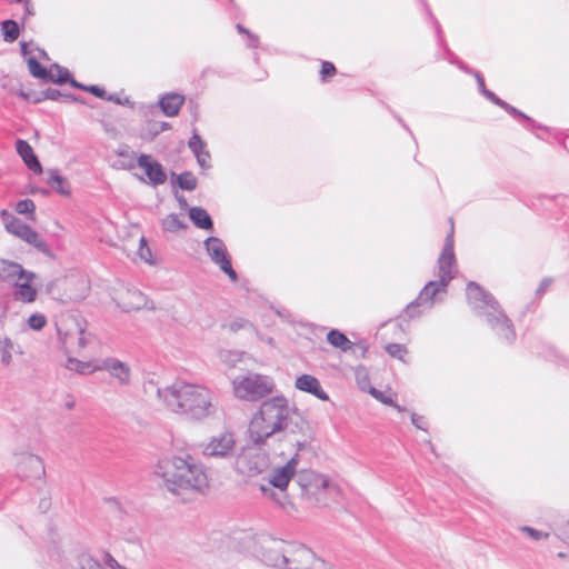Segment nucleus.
Here are the masks:
<instances>
[{
    "label": "nucleus",
    "mask_w": 569,
    "mask_h": 569,
    "mask_svg": "<svg viewBox=\"0 0 569 569\" xmlns=\"http://www.w3.org/2000/svg\"><path fill=\"white\" fill-rule=\"evenodd\" d=\"M157 396L168 410L192 420H202L216 411L210 389L182 379L159 388Z\"/></svg>",
    "instance_id": "1"
},
{
    "label": "nucleus",
    "mask_w": 569,
    "mask_h": 569,
    "mask_svg": "<svg viewBox=\"0 0 569 569\" xmlns=\"http://www.w3.org/2000/svg\"><path fill=\"white\" fill-rule=\"evenodd\" d=\"M156 475L174 495L204 493L209 488V478L204 466L188 453L159 460L156 466Z\"/></svg>",
    "instance_id": "2"
},
{
    "label": "nucleus",
    "mask_w": 569,
    "mask_h": 569,
    "mask_svg": "<svg viewBox=\"0 0 569 569\" xmlns=\"http://www.w3.org/2000/svg\"><path fill=\"white\" fill-rule=\"evenodd\" d=\"M291 415L292 409L284 397L277 396L263 401L249 422V440L258 447L266 446L269 438L288 427Z\"/></svg>",
    "instance_id": "3"
},
{
    "label": "nucleus",
    "mask_w": 569,
    "mask_h": 569,
    "mask_svg": "<svg viewBox=\"0 0 569 569\" xmlns=\"http://www.w3.org/2000/svg\"><path fill=\"white\" fill-rule=\"evenodd\" d=\"M467 300L477 315L486 319L501 340L508 343L515 340L516 333L512 322L501 310L492 295L471 281L467 284Z\"/></svg>",
    "instance_id": "4"
},
{
    "label": "nucleus",
    "mask_w": 569,
    "mask_h": 569,
    "mask_svg": "<svg viewBox=\"0 0 569 569\" xmlns=\"http://www.w3.org/2000/svg\"><path fill=\"white\" fill-rule=\"evenodd\" d=\"M299 455L296 452L283 466L273 468L268 475V483L260 485L263 496L272 500L280 508L287 510L292 503L287 495V488L297 473Z\"/></svg>",
    "instance_id": "5"
},
{
    "label": "nucleus",
    "mask_w": 569,
    "mask_h": 569,
    "mask_svg": "<svg viewBox=\"0 0 569 569\" xmlns=\"http://www.w3.org/2000/svg\"><path fill=\"white\" fill-rule=\"evenodd\" d=\"M273 389V379L257 372L240 375L232 380L233 395L244 401H258L272 393Z\"/></svg>",
    "instance_id": "6"
},
{
    "label": "nucleus",
    "mask_w": 569,
    "mask_h": 569,
    "mask_svg": "<svg viewBox=\"0 0 569 569\" xmlns=\"http://www.w3.org/2000/svg\"><path fill=\"white\" fill-rule=\"evenodd\" d=\"M447 287L448 284L439 280L429 281L419 292L416 300L407 306L405 315L408 318H415L430 310L438 301L443 299V296L447 293Z\"/></svg>",
    "instance_id": "7"
},
{
    "label": "nucleus",
    "mask_w": 569,
    "mask_h": 569,
    "mask_svg": "<svg viewBox=\"0 0 569 569\" xmlns=\"http://www.w3.org/2000/svg\"><path fill=\"white\" fill-rule=\"evenodd\" d=\"M281 569H327L326 562L302 545L289 542Z\"/></svg>",
    "instance_id": "8"
},
{
    "label": "nucleus",
    "mask_w": 569,
    "mask_h": 569,
    "mask_svg": "<svg viewBox=\"0 0 569 569\" xmlns=\"http://www.w3.org/2000/svg\"><path fill=\"white\" fill-rule=\"evenodd\" d=\"M297 482L302 490V493L315 502L321 501V495L326 490L335 489L336 487L330 483L329 478L318 473L313 470H302L298 473Z\"/></svg>",
    "instance_id": "9"
},
{
    "label": "nucleus",
    "mask_w": 569,
    "mask_h": 569,
    "mask_svg": "<svg viewBox=\"0 0 569 569\" xmlns=\"http://www.w3.org/2000/svg\"><path fill=\"white\" fill-rule=\"evenodd\" d=\"M111 297L117 306L124 312L138 311L142 308H153V306H148V300L142 291L123 283L112 289Z\"/></svg>",
    "instance_id": "10"
},
{
    "label": "nucleus",
    "mask_w": 569,
    "mask_h": 569,
    "mask_svg": "<svg viewBox=\"0 0 569 569\" xmlns=\"http://www.w3.org/2000/svg\"><path fill=\"white\" fill-rule=\"evenodd\" d=\"M237 441L233 432L224 431L211 437L201 445V452L204 457L216 459H229L233 457Z\"/></svg>",
    "instance_id": "11"
},
{
    "label": "nucleus",
    "mask_w": 569,
    "mask_h": 569,
    "mask_svg": "<svg viewBox=\"0 0 569 569\" xmlns=\"http://www.w3.org/2000/svg\"><path fill=\"white\" fill-rule=\"evenodd\" d=\"M58 333L62 345L69 352H78L88 343L84 329L73 318L61 321L58 325Z\"/></svg>",
    "instance_id": "12"
},
{
    "label": "nucleus",
    "mask_w": 569,
    "mask_h": 569,
    "mask_svg": "<svg viewBox=\"0 0 569 569\" xmlns=\"http://www.w3.org/2000/svg\"><path fill=\"white\" fill-rule=\"evenodd\" d=\"M288 543L284 540L276 538H266L260 542L259 557L270 567L281 569L286 563Z\"/></svg>",
    "instance_id": "13"
},
{
    "label": "nucleus",
    "mask_w": 569,
    "mask_h": 569,
    "mask_svg": "<svg viewBox=\"0 0 569 569\" xmlns=\"http://www.w3.org/2000/svg\"><path fill=\"white\" fill-rule=\"evenodd\" d=\"M2 217L4 219L6 229L10 233L22 239L29 246H33L36 248L44 246L41 237L20 219L8 213L6 210L2 211Z\"/></svg>",
    "instance_id": "14"
},
{
    "label": "nucleus",
    "mask_w": 569,
    "mask_h": 569,
    "mask_svg": "<svg viewBox=\"0 0 569 569\" xmlns=\"http://www.w3.org/2000/svg\"><path fill=\"white\" fill-rule=\"evenodd\" d=\"M17 473L26 479H39L44 475L43 461L36 455L23 452L16 456Z\"/></svg>",
    "instance_id": "15"
},
{
    "label": "nucleus",
    "mask_w": 569,
    "mask_h": 569,
    "mask_svg": "<svg viewBox=\"0 0 569 569\" xmlns=\"http://www.w3.org/2000/svg\"><path fill=\"white\" fill-rule=\"evenodd\" d=\"M37 274L32 271H28L21 277V279L13 282L12 297L16 301L22 303H33L38 297V289L34 286Z\"/></svg>",
    "instance_id": "16"
},
{
    "label": "nucleus",
    "mask_w": 569,
    "mask_h": 569,
    "mask_svg": "<svg viewBox=\"0 0 569 569\" xmlns=\"http://www.w3.org/2000/svg\"><path fill=\"white\" fill-rule=\"evenodd\" d=\"M97 369L107 371L121 387L128 386L131 381L130 366L117 358H106Z\"/></svg>",
    "instance_id": "17"
},
{
    "label": "nucleus",
    "mask_w": 569,
    "mask_h": 569,
    "mask_svg": "<svg viewBox=\"0 0 569 569\" xmlns=\"http://www.w3.org/2000/svg\"><path fill=\"white\" fill-rule=\"evenodd\" d=\"M138 164L144 170L148 179L153 184H162L167 180V174L162 166L149 154H142L138 158Z\"/></svg>",
    "instance_id": "18"
},
{
    "label": "nucleus",
    "mask_w": 569,
    "mask_h": 569,
    "mask_svg": "<svg viewBox=\"0 0 569 569\" xmlns=\"http://www.w3.org/2000/svg\"><path fill=\"white\" fill-rule=\"evenodd\" d=\"M457 272L458 268L453 251H442L438 259V280L449 284Z\"/></svg>",
    "instance_id": "19"
},
{
    "label": "nucleus",
    "mask_w": 569,
    "mask_h": 569,
    "mask_svg": "<svg viewBox=\"0 0 569 569\" xmlns=\"http://www.w3.org/2000/svg\"><path fill=\"white\" fill-rule=\"evenodd\" d=\"M295 386L297 389L311 393L320 400H328L327 392L323 391L319 380L311 375H302L296 379Z\"/></svg>",
    "instance_id": "20"
},
{
    "label": "nucleus",
    "mask_w": 569,
    "mask_h": 569,
    "mask_svg": "<svg viewBox=\"0 0 569 569\" xmlns=\"http://www.w3.org/2000/svg\"><path fill=\"white\" fill-rule=\"evenodd\" d=\"M28 270L17 262L0 259V280L12 284L17 280L21 279Z\"/></svg>",
    "instance_id": "21"
},
{
    "label": "nucleus",
    "mask_w": 569,
    "mask_h": 569,
    "mask_svg": "<svg viewBox=\"0 0 569 569\" xmlns=\"http://www.w3.org/2000/svg\"><path fill=\"white\" fill-rule=\"evenodd\" d=\"M17 152L24 161L26 166L36 173L42 172V167L33 152L32 147L24 140H18L16 143Z\"/></svg>",
    "instance_id": "22"
},
{
    "label": "nucleus",
    "mask_w": 569,
    "mask_h": 569,
    "mask_svg": "<svg viewBox=\"0 0 569 569\" xmlns=\"http://www.w3.org/2000/svg\"><path fill=\"white\" fill-rule=\"evenodd\" d=\"M184 103V96L179 93H167L159 100V106L167 117L178 116Z\"/></svg>",
    "instance_id": "23"
},
{
    "label": "nucleus",
    "mask_w": 569,
    "mask_h": 569,
    "mask_svg": "<svg viewBox=\"0 0 569 569\" xmlns=\"http://www.w3.org/2000/svg\"><path fill=\"white\" fill-rule=\"evenodd\" d=\"M211 260L229 277L230 281L236 282L238 274L232 268L231 257L228 251H208Z\"/></svg>",
    "instance_id": "24"
},
{
    "label": "nucleus",
    "mask_w": 569,
    "mask_h": 569,
    "mask_svg": "<svg viewBox=\"0 0 569 569\" xmlns=\"http://www.w3.org/2000/svg\"><path fill=\"white\" fill-rule=\"evenodd\" d=\"M14 352V342L8 336L0 335V361L4 367L11 365Z\"/></svg>",
    "instance_id": "25"
},
{
    "label": "nucleus",
    "mask_w": 569,
    "mask_h": 569,
    "mask_svg": "<svg viewBox=\"0 0 569 569\" xmlns=\"http://www.w3.org/2000/svg\"><path fill=\"white\" fill-rule=\"evenodd\" d=\"M189 217L192 222L201 229L209 230L212 228V220L209 213L200 207L191 208L189 210Z\"/></svg>",
    "instance_id": "26"
},
{
    "label": "nucleus",
    "mask_w": 569,
    "mask_h": 569,
    "mask_svg": "<svg viewBox=\"0 0 569 569\" xmlns=\"http://www.w3.org/2000/svg\"><path fill=\"white\" fill-rule=\"evenodd\" d=\"M189 147L196 153L199 164L206 167L209 162L210 154L204 150V143L200 136L193 134L189 141Z\"/></svg>",
    "instance_id": "27"
},
{
    "label": "nucleus",
    "mask_w": 569,
    "mask_h": 569,
    "mask_svg": "<svg viewBox=\"0 0 569 569\" xmlns=\"http://www.w3.org/2000/svg\"><path fill=\"white\" fill-rule=\"evenodd\" d=\"M238 468L241 472L254 475L261 471V463L258 456H246L238 460Z\"/></svg>",
    "instance_id": "28"
},
{
    "label": "nucleus",
    "mask_w": 569,
    "mask_h": 569,
    "mask_svg": "<svg viewBox=\"0 0 569 569\" xmlns=\"http://www.w3.org/2000/svg\"><path fill=\"white\" fill-rule=\"evenodd\" d=\"M327 341L335 348H338L342 351H347L351 349L352 342L338 330H331L327 335Z\"/></svg>",
    "instance_id": "29"
},
{
    "label": "nucleus",
    "mask_w": 569,
    "mask_h": 569,
    "mask_svg": "<svg viewBox=\"0 0 569 569\" xmlns=\"http://www.w3.org/2000/svg\"><path fill=\"white\" fill-rule=\"evenodd\" d=\"M369 393L383 405L392 406L399 412H403L406 409L395 402V395L391 391H380L376 388H370Z\"/></svg>",
    "instance_id": "30"
},
{
    "label": "nucleus",
    "mask_w": 569,
    "mask_h": 569,
    "mask_svg": "<svg viewBox=\"0 0 569 569\" xmlns=\"http://www.w3.org/2000/svg\"><path fill=\"white\" fill-rule=\"evenodd\" d=\"M128 258L136 264H156L158 257L153 254V251H128Z\"/></svg>",
    "instance_id": "31"
},
{
    "label": "nucleus",
    "mask_w": 569,
    "mask_h": 569,
    "mask_svg": "<svg viewBox=\"0 0 569 569\" xmlns=\"http://www.w3.org/2000/svg\"><path fill=\"white\" fill-rule=\"evenodd\" d=\"M1 31L3 38L8 42H13L19 38L20 29L14 20H4L1 23Z\"/></svg>",
    "instance_id": "32"
},
{
    "label": "nucleus",
    "mask_w": 569,
    "mask_h": 569,
    "mask_svg": "<svg viewBox=\"0 0 569 569\" xmlns=\"http://www.w3.org/2000/svg\"><path fill=\"white\" fill-rule=\"evenodd\" d=\"M48 184H50L52 188H54L59 193L63 196L70 194V186L68 181L57 173H50L48 178Z\"/></svg>",
    "instance_id": "33"
},
{
    "label": "nucleus",
    "mask_w": 569,
    "mask_h": 569,
    "mask_svg": "<svg viewBox=\"0 0 569 569\" xmlns=\"http://www.w3.org/2000/svg\"><path fill=\"white\" fill-rule=\"evenodd\" d=\"M68 368L71 369V370H76L77 372H79L81 375L99 371L97 369L98 365L97 366H92L90 362H82V361H79V360H76V359H69L68 360Z\"/></svg>",
    "instance_id": "34"
},
{
    "label": "nucleus",
    "mask_w": 569,
    "mask_h": 569,
    "mask_svg": "<svg viewBox=\"0 0 569 569\" xmlns=\"http://www.w3.org/2000/svg\"><path fill=\"white\" fill-rule=\"evenodd\" d=\"M28 69H29V72L36 77V78H39V79H46L48 78V71L46 70V68L34 58H29L28 61Z\"/></svg>",
    "instance_id": "35"
},
{
    "label": "nucleus",
    "mask_w": 569,
    "mask_h": 569,
    "mask_svg": "<svg viewBox=\"0 0 569 569\" xmlns=\"http://www.w3.org/2000/svg\"><path fill=\"white\" fill-rule=\"evenodd\" d=\"M178 184L183 190H193L197 187V178L190 172H183L177 178Z\"/></svg>",
    "instance_id": "36"
},
{
    "label": "nucleus",
    "mask_w": 569,
    "mask_h": 569,
    "mask_svg": "<svg viewBox=\"0 0 569 569\" xmlns=\"http://www.w3.org/2000/svg\"><path fill=\"white\" fill-rule=\"evenodd\" d=\"M16 211L20 214H29L34 220L36 204L31 199H23L16 204Z\"/></svg>",
    "instance_id": "37"
},
{
    "label": "nucleus",
    "mask_w": 569,
    "mask_h": 569,
    "mask_svg": "<svg viewBox=\"0 0 569 569\" xmlns=\"http://www.w3.org/2000/svg\"><path fill=\"white\" fill-rule=\"evenodd\" d=\"M78 569H107L103 563L90 556H81L78 560Z\"/></svg>",
    "instance_id": "38"
},
{
    "label": "nucleus",
    "mask_w": 569,
    "mask_h": 569,
    "mask_svg": "<svg viewBox=\"0 0 569 569\" xmlns=\"http://www.w3.org/2000/svg\"><path fill=\"white\" fill-rule=\"evenodd\" d=\"M386 351L393 358L399 360H403L407 355V349L403 345L399 343H389L386 346Z\"/></svg>",
    "instance_id": "39"
},
{
    "label": "nucleus",
    "mask_w": 569,
    "mask_h": 569,
    "mask_svg": "<svg viewBox=\"0 0 569 569\" xmlns=\"http://www.w3.org/2000/svg\"><path fill=\"white\" fill-rule=\"evenodd\" d=\"M47 325V318L42 313H33L28 318V326L33 330H41Z\"/></svg>",
    "instance_id": "40"
},
{
    "label": "nucleus",
    "mask_w": 569,
    "mask_h": 569,
    "mask_svg": "<svg viewBox=\"0 0 569 569\" xmlns=\"http://www.w3.org/2000/svg\"><path fill=\"white\" fill-rule=\"evenodd\" d=\"M336 73L337 69L332 62L323 61L321 63L320 78L322 81H326L328 78H332L333 76H336Z\"/></svg>",
    "instance_id": "41"
},
{
    "label": "nucleus",
    "mask_w": 569,
    "mask_h": 569,
    "mask_svg": "<svg viewBox=\"0 0 569 569\" xmlns=\"http://www.w3.org/2000/svg\"><path fill=\"white\" fill-rule=\"evenodd\" d=\"M241 353L232 352V351H222L220 357L222 361L228 363L229 366H234L238 361L241 360Z\"/></svg>",
    "instance_id": "42"
},
{
    "label": "nucleus",
    "mask_w": 569,
    "mask_h": 569,
    "mask_svg": "<svg viewBox=\"0 0 569 569\" xmlns=\"http://www.w3.org/2000/svg\"><path fill=\"white\" fill-rule=\"evenodd\" d=\"M522 531L527 532L535 540H541L549 536L548 533L538 531L531 527H522Z\"/></svg>",
    "instance_id": "43"
},
{
    "label": "nucleus",
    "mask_w": 569,
    "mask_h": 569,
    "mask_svg": "<svg viewBox=\"0 0 569 569\" xmlns=\"http://www.w3.org/2000/svg\"><path fill=\"white\" fill-rule=\"evenodd\" d=\"M103 565L107 569H123V566L109 553L106 555Z\"/></svg>",
    "instance_id": "44"
},
{
    "label": "nucleus",
    "mask_w": 569,
    "mask_h": 569,
    "mask_svg": "<svg viewBox=\"0 0 569 569\" xmlns=\"http://www.w3.org/2000/svg\"><path fill=\"white\" fill-rule=\"evenodd\" d=\"M550 286H551V279L550 278L542 279L541 282L539 283L537 290H536V296L537 297H541L549 289Z\"/></svg>",
    "instance_id": "45"
},
{
    "label": "nucleus",
    "mask_w": 569,
    "mask_h": 569,
    "mask_svg": "<svg viewBox=\"0 0 569 569\" xmlns=\"http://www.w3.org/2000/svg\"><path fill=\"white\" fill-rule=\"evenodd\" d=\"M411 422L415 427H417L418 429H422L425 430V419L422 416H419V415H416V413H412L411 415Z\"/></svg>",
    "instance_id": "46"
},
{
    "label": "nucleus",
    "mask_w": 569,
    "mask_h": 569,
    "mask_svg": "<svg viewBox=\"0 0 569 569\" xmlns=\"http://www.w3.org/2000/svg\"><path fill=\"white\" fill-rule=\"evenodd\" d=\"M221 244L222 243L218 238H208L206 241L207 249H212V250L220 249Z\"/></svg>",
    "instance_id": "47"
},
{
    "label": "nucleus",
    "mask_w": 569,
    "mask_h": 569,
    "mask_svg": "<svg viewBox=\"0 0 569 569\" xmlns=\"http://www.w3.org/2000/svg\"><path fill=\"white\" fill-rule=\"evenodd\" d=\"M87 90L99 98L103 97V94H104V90L97 86L88 87Z\"/></svg>",
    "instance_id": "48"
},
{
    "label": "nucleus",
    "mask_w": 569,
    "mask_h": 569,
    "mask_svg": "<svg viewBox=\"0 0 569 569\" xmlns=\"http://www.w3.org/2000/svg\"><path fill=\"white\" fill-rule=\"evenodd\" d=\"M43 94H44V98L51 99V100H57L58 97L61 96L59 91L52 90V89L44 91Z\"/></svg>",
    "instance_id": "49"
},
{
    "label": "nucleus",
    "mask_w": 569,
    "mask_h": 569,
    "mask_svg": "<svg viewBox=\"0 0 569 569\" xmlns=\"http://www.w3.org/2000/svg\"><path fill=\"white\" fill-rule=\"evenodd\" d=\"M63 282H64V284H69V283H73V282H79L82 286L83 289L86 287L84 280L80 279V278H73V277L66 278L63 280Z\"/></svg>",
    "instance_id": "50"
},
{
    "label": "nucleus",
    "mask_w": 569,
    "mask_h": 569,
    "mask_svg": "<svg viewBox=\"0 0 569 569\" xmlns=\"http://www.w3.org/2000/svg\"><path fill=\"white\" fill-rule=\"evenodd\" d=\"M247 325H249L247 321H234L230 325L231 330L237 331L241 328H244Z\"/></svg>",
    "instance_id": "51"
},
{
    "label": "nucleus",
    "mask_w": 569,
    "mask_h": 569,
    "mask_svg": "<svg viewBox=\"0 0 569 569\" xmlns=\"http://www.w3.org/2000/svg\"><path fill=\"white\" fill-rule=\"evenodd\" d=\"M67 296L71 300H78V299H81L83 297V292H81V293L68 292Z\"/></svg>",
    "instance_id": "52"
},
{
    "label": "nucleus",
    "mask_w": 569,
    "mask_h": 569,
    "mask_svg": "<svg viewBox=\"0 0 569 569\" xmlns=\"http://www.w3.org/2000/svg\"><path fill=\"white\" fill-rule=\"evenodd\" d=\"M259 460H260V463H261V470L267 466H268V459L267 457L264 458L263 456L259 455Z\"/></svg>",
    "instance_id": "53"
},
{
    "label": "nucleus",
    "mask_w": 569,
    "mask_h": 569,
    "mask_svg": "<svg viewBox=\"0 0 569 569\" xmlns=\"http://www.w3.org/2000/svg\"><path fill=\"white\" fill-rule=\"evenodd\" d=\"M139 243H140V249H143L147 246L146 239L142 234L139 237Z\"/></svg>",
    "instance_id": "54"
},
{
    "label": "nucleus",
    "mask_w": 569,
    "mask_h": 569,
    "mask_svg": "<svg viewBox=\"0 0 569 569\" xmlns=\"http://www.w3.org/2000/svg\"><path fill=\"white\" fill-rule=\"evenodd\" d=\"M171 221H176V219H174V218H170V219H168V220L166 221V226H167V228H170V227H169V222H171Z\"/></svg>",
    "instance_id": "55"
},
{
    "label": "nucleus",
    "mask_w": 569,
    "mask_h": 569,
    "mask_svg": "<svg viewBox=\"0 0 569 569\" xmlns=\"http://www.w3.org/2000/svg\"><path fill=\"white\" fill-rule=\"evenodd\" d=\"M169 128V124L168 123H162V129H168Z\"/></svg>",
    "instance_id": "56"
},
{
    "label": "nucleus",
    "mask_w": 569,
    "mask_h": 569,
    "mask_svg": "<svg viewBox=\"0 0 569 569\" xmlns=\"http://www.w3.org/2000/svg\"><path fill=\"white\" fill-rule=\"evenodd\" d=\"M452 246H453V243H452V241H450V242H448V243L446 244V248H447V247H452Z\"/></svg>",
    "instance_id": "57"
}]
</instances>
